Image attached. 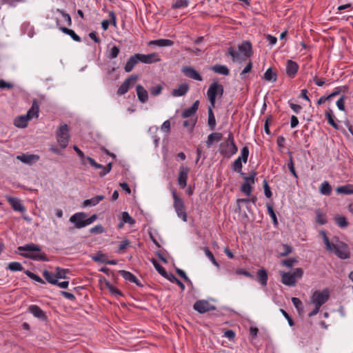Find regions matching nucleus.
Instances as JSON below:
<instances>
[{"mask_svg":"<svg viewBox=\"0 0 353 353\" xmlns=\"http://www.w3.org/2000/svg\"><path fill=\"white\" fill-rule=\"evenodd\" d=\"M329 298L330 291L328 289L314 291L310 299V303L314 305V308L308 314V316L312 317L317 314L321 307L328 301Z\"/></svg>","mask_w":353,"mask_h":353,"instance_id":"f257e3e1","label":"nucleus"},{"mask_svg":"<svg viewBox=\"0 0 353 353\" xmlns=\"http://www.w3.org/2000/svg\"><path fill=\"white\" fill-rule=\"evenodd\" d=\"M18 250L19 251L27 252L26 253H21V254L26 258L41 261H48L49 260L45 253L41 252V248L39 246L34 243L20 246L18 248Z\"/></svg>","mask_w":353,"mask_h":353,"instance_id":"f03ea898","label":"nucleus"},{"mask_svg":"<svg viewBox=\"0 0 353 353\" xmlns=\"http://www.w3.org/2000/svg\"><path fill=\"white\" fill-rule=\"evenodd\" d=\"M238 49L239 52H236L232 47H230L228 49V54L232 57L234 62L251 57L252 53V44L250 41H243L241 44L239 45Z\"/></svg>","mask_w":353,"mask_h":353,"instance_id":"7ed1b4c3","label":"nucleus"},{"mask_svg":"<svg viewBox=\"0 0 353 353\" xmlns=\"http://www.w3.org/2000/svg\"><path fill=\"white\" fill-rule=\"evenodd\" d=\"M303 274V270L301 268L294 270L293 272H281V282L288 286H294L296 283V279H300Z\"/></svg>","mask_w":353,"mask_h":353,"instance_id":"20e7f679","label":"nucleus"},{"mask_svg":"<svg viewBox=\"0 0 353 353\" xmlns=\"http://www.w3.org/2000/svg\"><path fill=\"white\" fill-rule=\"evenodd\" d=\"M223 92L224 88L223 85L218 82H213L210 84L207 92V96L212 107L215 106L216 97H221L223 94Z\"/></svg>","mask_w":353,"mask_h":353,"instance_id":"39448f33","label":"nucleus"},{"mask_svg":"<svg viewBox=\"0 0 353 353\" xmlns=\"http://www.w3.org/2000/svg\"><path fill=\"white\" fill-rule=\"evenodd\" d=\"M172 196L174 199V208L179 217H180L183 221H187V213L184 202L181 198H180L176 194V190H172Z\"/></svg>","mask_w":353,"mask_h":353,"instance_id":"423d86ee","label":"nucleus"},{"mask_svg":"<svg viewBox=\"0 0 353 353\" xmlns=\"http://www.w3.org/2000/svg\"><path fill=\"white\" fill-rule=\"evenodd\" d=\"M57 139L59 145L61 148H65L67 147L70 140L68 125L63 124L59 127L57 131Z\"/></svg>","mask_w":353,"mask_h":353,"instance_id":"0eeeda50","label":"nucleus"},{"mask_svg":"<svg viewBox=\"0 0 353 353\" xmlns=\"http://www.w3.org/2000/svg\"><path fill=\"white\" fill-rule=\"evenodd\" d=\"M330 252H333L339 258L341 259H347L350 257V252L347 245L338 240L337 243L334 244Z\"/></svg>","mask_w":353,"mask_h":353,"instance_id":"6e6552de","label":"nucleus"},{"mask_svg":"<svg viewBox=\"0 0 353 353\" xmlns=\"http://www.w3.org/2000/svg\"><path fill=\"white\" fill-rule=\"evenodd\" d=\"M256 173L252 172L250 176H246L245 173H241V176L245 179V182L241 186V191L245 194L250 196L252 191V185L254 183Z\"/></svg>","mask_w":353,"mask_h":353,"instance_id":"1a4fd4ad","label":"nucleus"},{"mask_svg":"<svg viewBox=\"0 0 353 353\" xmlns=\"http://www.w3.org/2000/svg\"><path fill=\"white\" fill-rule=\"evenodd\" d=\"M238 151V148L235 143L223 142L219 145V152L226 158H230Z\"/></svg>","mask_w":353,"mask_h":353,"instance_id":"9d476101","label":"nucleus"},{"mask_svg":"<svg viewBox=\"0 0 353 353\" xmlns=\"http://www.w3.org/2000/svg\"><path fill=\"white\" fill-rule=\"evenodd\" d=\"M138 79V76L136 74H132L130 77L127 78L120 85L117 90V94L121 96L128 92L130 88L132 87Z\"/></svg>","mask_w":353,"mask_h":353,"instance_id":"9b49d317","label":"nucleus"},{"mask_svg":"<svg viewBox=\"0 0 353 353\" xmlns=\"http://www.w3.org/2000/svg\"><path fill=\"white\" fill-rule=\"evenodd\" d=\"M193 308L201 314L214 310L216 309L215 306L211 305L206 300H199L196 301L193 305Z\"/></svg>","mask_w":353,"mask_h":353,"instance_id":"f8f14e48","label":"nucleus"},{"mask_svg":"<svg viewBox=\"0 0 353 353\" xmlns=\"http://www.w3.org/2000/svg\"><path fill=\"white\" fill-rule=\"evenodd\" d=\"M86 217L87 214L85 212H77L70 218V221L74 223L77 228H82L86 226L84 225Z\"/></svg>","mask_w":353,"mask_h":353,"instance_id":"ddd939ff","label":"nucleus"},{"mask_svg":"<svg viewBox=\"0 0 353 353\" xmlns=\"http://www.w3.org/2000/svg\"><path fill=\"white\" fill-rule=\"evenodd\" d=\"M189 171V168L186 166H181L179 168L178 183L181 189H183L187 185L188 174Z\"/></svg>","mask_w":353,"mask_h":353,"instance_id":"4468645a","label":"nucleus"},{"mask_svg":"<svg viewBox=\"0 0 353 353\" xmlns=\"http://www.w3.org/2000/svg\"><path fill=\"white\" fill-rule=\"evenodd\" d=\"M6 198L14 210L20 212H24L26 211V208L19 199L9 195H6Z\"/></svg>","mask_w":353,"mask_h":353,"instance_id":"2eb2a0df","label":"nucleus"},{"mask_svg":"<svg viewBox=\"0 0 353 353\" xmlns=\"http://www.w3.org/2000/svg\"><path fill=\"white\" fill-rule=\"evenodd\" d=\"M181 71L188 78L199 81L203 80L201 75L192 67L185 66L182 68Z\"/></svg>","mask_w":353,"mask_h":353,"instance_id":"dca6fc26","label":"nucleus"},{"mask_svg":"<svg viewBox=\"0 0 353 353\" xmlns=\"http://www.w3.org/2000/svg\"><path fill=\"white\" fill-rule=\"evenodd\" d=\"M139 61L144 63H152L161 61L160 57L156 53L148 54H138Z\"/></svg>","mask_w":353,"mask_h":353,"instance_id":"f3484780","label":"nucleus"},{"mask_svg":"<svg viewBox=\"0 0 353 353\" xmlns=\"http://www.w3.org/2000/svg\"><path fill=\"white\" fill-rule=\"evenodd\" d=\"M28 311L36 318L41 320L46 321L47 319V316L45 312L36 305H32L29 306Z\"/></svg>","mask_w":353,"mask_h":353,"instance_id":"a211bd4d","label":"nucleus"},{"mask_svg":"<svg viewBox=\"0 0 353 353\" xmlns=\"http://www.w3.org/2000/svg\"><path fill=\"white\" fill-rule=\"evenodd\" d=\"M299 70V65L296 62L288 60L286 63V74L290 78H294Z\"/></svg>","mask_w":353,"mask_h":353,"instance_id":"6ab92c4d","label":"nucleus"},{"mask_svg":"<svg viewBox=\"0 0 353 353\" xmlns=\"http://www.w3.org/2000/svg\"><path fill=\"white\" fill-rule=\"evenodd\" d=\"M119 274L122 276L126 281L135 283L138 286H142L140 281L131 272L126 270H119Z\"/></svg>","mask_w":353,"mask_h":353,"instance_id":"aec40b11","label":"nucleus"},{"mask_svg":"<svg viewBox=\"0 0 353 353\" xmlns=\"http://www.w3.org/2000/svg\"><path fill=\"white\" fill-rule=\"evenodd\" d=\"M17 159L24 163L32 164L39 160V157L36 154H22L17 157Z\"/></svg>","mask_w":353,"mask_h":353,"instance_id":"412c9836","label":"nucleus"},{"mask_svg":"<svg viewBox=\"0 0 353 353\" xmlns=\"http://www.w3.org/2000/svg\"><path fill=\"white\" fill-rule=\"evenodd\" d=\"M199 105V101L196 100L194 102L191 107L185 109L182 114L181 117L183 118H188L194 115L197 111Z\"/></svg>","mask_w":353,"mask_h":353,"instance_id":"4be33fe9","label":"nucleus"},{"mask_svg":"<svg viewBox=\"0 0 353 353\" xmlns=\"http://www.w3.org/2000/svg\"><path fill=\"white\" fill-rule=\"evenodd\" d=\"M139 62L138 54L131 56L125 65L124 70L126 72H131L134 67Z\"/></svg>","mask_w":353,"mask_h":353,"instance_id":"5701e85b","label":"nucleus"},{"mask_svg":"<svg viewBox=\"0 0 353 353\" xmlns=\"http://www.w3.org/2000/svg\"><path fill=\"white\" fill-rule=\"evenodd\" d=\"M137 94L139 100L144 103L148 99V91L140 84L136 87Z\"/></svg>","mask_w":353,"mask_h":353,"instance_id":"b1692460","label":"nucleus"},{"mask_svg":"<svg viewBox=\"0 0 353 353\" xmlns=\"http://www.w3.org/2000/svg\"><path fill=\"white\" fill-rule=\"evenodd\" d=\"M30 120V118L26 114L21 115L15 118L14 124L17 128H24L27 127L28 123Z\"/></svg>","mask_w":353,"mask_h":353,"instance_id":"393cba45","label":"nucleus"},{"mask_svg":"<svg viewBox=\"0 0 353 353\" xmlns=\"http://www.w3.org/2000/svg\"><path fill=\"white\" fill-rule=\"evenodd\" d=\"M57 26H58L59 29L63 32L64 34H66L71 37V38L77 42H80L81 41L80 37L77 35L74 30L69 29L65 27L59 26V21L57 20Z\"/></svg>","mask_w":353,"mask_h":353,"instance_id":"a878e982","label":"nucleus"},{"mask_svg":"<svg viewBox=\"0 0 353 353\" xmlns=\"http://www.w3.org/2000/svg\"><path fill=\"white\" fill-rule=\"evenodd\" d=\"M174 45V41L170 39H160L157 40L150 41L149 42V46H157L159 47H164V46H172Z\"/></svg>","mask_w":353,"mask_h":353,"instance_id":"bb28decb","label":"nucleus"},{"mask_svg":"<svg viewBox=\"0 0 353 353\" xmlns=\"http://www.w3.org/2000/svg\"><path fill=\"white\" fill-rule=\"evenodd\" d=\"M39 105L37 100H34L32 101V107L30 108V110L28 111L26 115L30 118V119H32L34 117H39Z\"/></svg>","mask_w":353,"mask_h":353,"instance_id":"cd10ccee","label":"nucleus"},{"mask_svg":"<svg viewBox=\"0 0 353 353\" xmlns=\"http://www.w3.org/2000/svg\"><path fill=\"white\" fill-rule=\"evenodd\" d=\"M223 134L221 132H212L208 137L206 141V145L209 148L213 144L214 142H218L221 140Z\"/></svg>","mask_w":353,"mask_h":353,"instance_id":"c85d7f7f","label":"nucleus"},{"mask_svg":"<svg viewBox=\"0 0 353 353\" xmlns=\"http://www.w3.org/2000/svg\"><path fill=\"white\" fill-rule=\"evenodd\" d=\"M105 199V196L103 195H97L94 196L90 199L85 200L83 203V207L87 206H94L98 204L100 201H103Z\"/></svg>","mask_w":353,"mask_h":353,"instance_id":"c756f323","label":"nucleus"},{"mask_svg":"<svg viewBox=\"0 0 353 353\" xmlns=\"http://www.w3.org/2000/svg\"><path fill=\"white\" fill-rule=\"evenodd\" d=\"M189 90V86L186 83L181 84L178 88L172 90V95L174 97H181L185 95Z\"/></svg>","mask_w":353,"mask_h":353,"instance_id":"7c9ffc66","label":"nucleus"},{"mask_svg":"<svg viewBox=\"0 0 353 353\" xmlns=\"http://www.w3.org/2000/svg\"><path fill=\"white\" fill-rule=\"evenodd\" d=\"M211 70L215 73L228 76L230 74L228 68L223 65L216 64L211 67Z\"/></svg>","mask_w":353,"mask_h":353,"instance_id":"2f4dec72","label":"nucleus"},{"mask_svg":"<svg viewBox=\"0 0 353 353\" xmlns=\"http://www.w3.org/2000/svg\"><path fill=\"white\" fill-rule=\"evenodd\" d=\"M257 276H258V281L261 283L263 286H266L268 276V273L264 269H260L257 272Z\"/></svg>","mask_w":353,"mask_h":353,"instance_id":"473e14b6","label":"nucleus"},{"mask_svg":"<svg viewBox=\"0 0 353 353\" xmlns=\"http://www.w3.org/2000/svg\"><path fill=\"white\" fill-rule=\"evenodd\" d=\"M212 105L208 108V124L210 130H213L216 125V119L212 111Z\"/></svg>","mask_w":353,"mask_h":353,"instance_id":"72a5a7b5","label":"nucleus"},{"mask_svg":"<svg viewBox=\"0 0 353 353\" xmlns=\"http://www.w3.org/2000/svg\"><path fill=\"white\" fill-rule=\"evenodd\" d=\"M319 192L323 195L329 196L332 193V186L327 181H324L319 188Z\"/></svg>","mask_w":353,"mask_h":353,"instance_id":"f704fd0d","label":"nucleus"},{"mask_svg":"<svg viewBox=\"0 0 353 353\" xmlns=\"http://www.w3.org/2000/svg\"><path fill=\"white\" fill-rule=\"evenodd\" d=\"M325 118L327 120L328 123L332 125L334 129L338 130L339 125L334 119V116L333 115L332 110L329 109L325 112Z\"/></svg>","mask_w":353,"mask_h":353,"instance_id":"c9c22d12","label":"nucleus"},{"mask_svg":"<svg viewBox=\"0 0 353 353\" xmlns=\"http://www.w3.org/2000/svg\"><path fill=\"white\" fill-rule=\"evenodd\" d=\"M103 280L105 282V285L107 287V288L109 290V291L115 296H122L123 294L121 292V291L112 285L109 281H108L105 278H103ZM100 281H102V279H100Z\"/></svg>","mask_w":353,"mask_h":353,"instance_id":"e433bc0d","label":"nucleus"},{"mask_svg":"<svg viewBox=\"0 0 353 353\" xmlns=\"http://www.w3.org/2000/svg\"><path fill=\"white\" fill-rule=\"evenodd\" d=\"M336 192L339 194H353V185H346L339 186L336 188Z\"/></svg>","mask_w":353,"mask_h":353,"instance_id":"4c0bfd02","label":"nucleus"},{"mask_svg":"<svg viewBox=\"0 0 353 353\" xmlns=\"http://www.w3.org/2000/svg\"><path fill=\"white\" fill-rule=\"evenodd\" d=\"M265 81L275 82L277 79V75L274 72L271 68H268L264 74Z\"/></svg>","mask_w":353,"mask_h":353,"instance_id":"58836bf2","label":"nucleus"},{"mask_svg":"<svg viewBox=\"0 0 353 353\" xmlns=\"http://www.w3.org/2000/svg\"><path fill=\"white\" fill-rule=\"evenodd\" d=\"M43 276L50 284L54 285L57 283V280L56 279L54 274H52L46 270H43Z\"/></svg>","mask_w":353,"mask_h":353,"instance_id":"ea45409f","label":"nucleus"},{"mask_svg":"<svg viewBox=\"0 0 353 353\" xmlns=\"http://www.w3.org/2000/svg\"><path fill=\"white\" fill-rule=\"evenodd\" d=\"M152 263L153 264V265L154 266L155 269L157 270V271L161 275L163 276L164 278H165L167 276H168V272L165 271V270L158 263V261L154 259H152Z\"/></svg>","mask_w":353,"mask_h":353,"instance_id":"a19ab883","label":"nucleus"},{"mask_svg":"<svg viewBox=\"0 0 353 353\" xmlns=\"http://www.w3.org/2000/svg\"><path fill=\"white\" fill-rule=\"evenodd\" d=\"M69 272V270L63 269L59 267L56 268L54 276L56 279L58 281L59 279H65L66 274Z\"/></svg>","mask_w":353,"mask_h":353,"instance_id":"79ce46f5","label":"nucleus"},{"mask_svg":"<svg viewBox=\"0 0 353 353\" xmlns=\"http://www.w3.org/2000/svg\"><path fill=\"white\" fill-rule=\"evenodd\" d=\"M242 161L240 159H236L231 165V168L233 171L240 173L241 174L242 172Z\"/></svg>","mask_w":353,"mask_h":353,"instance_id":"37998d69","label":"nucleus"},{"mask_svg":"<svg viewBox=\"0 0 353 353\" xmlns=\"http://www.w3.org/2000/svg\"><path fill=\"white\" fill-rule=\"evenodd\" d=\"M165 279H167L172 283H176L182 290H185L184 284L181 281H179L173 274H168V276L165 277Z\"/></svg>","mask_w":353,"mask_h":353,"instance_id":"c03bdc74","label":"nucleus"},{"mask_svg":"<svg viewBox=\"0 0 353 353\" xmlns=\"http://www.w3.org/2000/svg\"><path fill=\"white\" fill-rule=\"evenodd\" d=\"M316 222L320 225H324L327 223L326 215L321 212L320 210H316Z\"/></svg>","mask_w":353,"mask_h":353,"instance_id":"a18cd8bd","label":"nucleus"},{"mask_svg":"<svg viewBox=\"0 0 353 353\" xmlns=\"http://www.w3.org/2000/svg\"><path fill=\"white\" fill-rule=\"evenodd\" d=\"M203 250L204 251L205 255L208 257V259L210 260V261L216 267H219V264L218 263V262L216 261V260L215 259L213 254L212 253V252L209 250V248L208 247H204L203 248Z\"/></svg>","mask_w":353,"mask_h":353,"instance_id":"49530a36","label":"nucleus"},{"mask_svg":"<svg viewBox=\"0 0 353 353\" xmlns=\"http://www.w3.org/2000/svg\"><path fill=\"white\" fill-rule=\"evenodd\" d=\"M336 223L341 228H345L348 225V222L346 220V218L343 216L338 215L335 217Z\"/></svg>","mask_w":353,"mask_h":353,"instance_id":"de8ad7c7","label":"nucleus"},{"mask_svg":"<svg viewBox=\"0 0 353 353\" xmlns=\"http://www.w3.org/2000/svg\"><path fill=\"white\" fill-rule=\"evenodd\" d=\"M321 234L322 235V237H323V242L326 246V249L329 251H330L332 248V247L334 245L335 243H331L328 239V237L327 236V234L325 233V232L324 231H321Z\"/></svg>","mask_w":353,"mask_h":353,"instance_id":"09e8293b","label":"nucleus"},{"mask_svg":"<svg viewBox=\"0 0 353 353\" xmlns=\"http://www.w3.org/2000/svg\"><path fill=\"white\" fill-rule=\"evenodd\" d=\"M249 156V149L248 146H244L241 149V157H239L238 159H240L241 161H242L244 163H245L248 161V158Z\"/></svg>","mask_w":353,"mask_h":353,"instance_id":"8fccbe9b","label":"nucleus"},{"mask_svg":"<svg viewBox=\"0 0 353 353\" xmlns=\"http://www.w3.org/2000/svg\"><path fill=\"white\" fill-rule=\"evenodd\" d=\"M288 154L290 155V159H289V162L288 163V167L290 172L292 174V175L295 178H298V176L296 174V170H295V168H294V162H293V159H292V152H288Z\"/></svg>","mask_w":353,"mask_h":353,"instance_id":"3c124183","label":"nucleus"},{"mask_svg":"<svg viewBox=\"0 0 353 353\" xmlns=\"http://www.w3.org/2000/svg\"><path fill=\"white\" fill-rule=\"evenodd\" d=\"M107 256L105 254H103L100 252H97L94 256L92 257V260L96 262H100V263H105V261L107 259Z\"/></svg>","mask_w":353,"mask_h":353,"instance_id":"603ef678","label":"nucleus"},{"mask_svg":"<svg viewBox=\"0 0 353 353\" xmlns=\"http://www.w3.org/2000/svg\"><path fill=\"white\" fill-rule=\"evenodd\" d=\"M188 0H176V2L172 5V8L178 9L185 8L188 6Z\"/></svg>","mask_w":353,"mask_h":353,"instance_id":"864d4df0","label":"nucleus"},{"mask_svg":"<svg viewBox=\"0 0 353 353\" xmlns=\"http://www.w3.org/2000/svg\"><path fill=\"white\" fill-rule=\"evenodd\" d=\"M267 210H268V212L269 215L270 216V217L272 219V221H273L274 225H276L278 223L277 218H276V214L273 210L272 206L270 204H267Z\"/></svg>","mask_w":353,"mask_h":353,"instance_id":"5fc2aeb1","label":"nucleus"},{"mask_svg":"<svg viewBox=\"0 0 353 353\" xmlns=\"http://www.w3.org/2000/svg\"><path fill=\"white\" fill-rule=\"evenodd\" d=\"M122 221L125 223H129L130 225H133L135 223V221L130 216L129 213L127 212H123L122 213Z\"/></svg>","mask_w":353,"mask_h":353,"instance_id":"6e6d98bb","label":"nucleus"},{"mask_svg":"<svg viewBox=\"0 0 353 353\" xmlns=\"http://www.w3.org/2000/svg\"><path fill=\"white\" fill-rule=\"evenodd\" d=\"M25 274L30 279H33L34 281L39 282L40 283H44V281L38 275L34 274L33 272H30V270L25 271Z\"/></svg>","mask_w":353,"mask_h":353,"instance_id":"4d7b16f0","label":"nucleus"},{"mask_svg":"<svg viewBox=\"0 0 353 353\" xmlns=\"http://www.w3.org/2000/svg\"><path fill=\"white\" fill-rule=\"evenodd\" d=\"M197 121V119H190V120H186L183 121V125L185 128H190V130L192 131L195 126Z\"/></svg>","mask_w":353,"mask_h":353,"instance_id":"13d9d810","label":"nucleus"},{"mask_svg":"<svg viewBox=\"0 0 353 353\" xmlns=\"http://www.w3.org/2000/svg\"><path fill=\"white\" fill-rule=\"evenodd\" d=\"M8 269L11 271H21L23 268L19 262H11L8 265Z\"/></svg>","mask_w":353,"mask_h":353,"instance_id":"bf43d9fd","label":"nucleus"},{"mask_svg":"<svg viewBox=\"0 0 353 353\" xmlns=\"http://www.w3.org/2000/svg\"><path fill=\"white\" fill-rule=\"evenodd\" d=\"M57 12L60 13L63 16L68 26H70L72 25V19L69 14L66 13L61 9H57Z\"/></svg>","mask_w":353,"mask_h":353,"instance_id":"052dcab7","label":"nucleus"},{"mask_svg":"<svg viewBox=\"0 0 353 353\" xmlns=\"http://www.w3.org/2000/svg\"><path fill=\"white\" fill-rule=\"evenodd\" d=\"M292 302L299 312L303 310V303L299 298L292 297Z\"/></svg>","mask_w":353,"mask_h":353,"instance_id":"680f3d73","label":"nucleus"},{"mask_svg":"<svg viewBox=\"0 0 353 353\" xmlns=\"http://www.w3.org/2000/svg\"><path fill=\"white\" fill-rule=\"evenodd\" d=\"M91 234H102L105 232L104 228L101 225H97L90 230Z\"/></svg>","mask_w":353,"mask_h":353,"instance_id":"e2e57ef3","label":"nucleus"},{"mask_svg":"<svg viewBox=\"0 0 353 353\" xmlns=\"http://www.w3.org/2000/svg\"><path fill=\"white\" fill-rule=\"evenodd\" d=\"M264 193L266 197L270 198L272 195V192L270 190V188L268 185V183L266 180H264L263 182Z\"/></svg>","mask_w":353,"mask_h":353,"instance_id":"0e129e2a","label":"nucleus"},{"mask_svg":"<svg viewBox=\"0 0 353 353\" xmlns=\"http://www.w3.org/2000/svg\"><path fill=\"white\" fill-rule=\"evenodd\" d=\"M345 97L342 95L336 101V105L338 108L341 111L345 110Z\"/></svg>","mask_w":353,"mask_h":353,"instance_id":"69168bd1","label":"nucleus"},{"mask_svg":"<svg viewBox=\"0 0 353 353\" xmlns=\"http://www.w3.org/2000/svg\"><path fill=\"white\" fill-rule=\"evenodd\" d=\"M112 168V163H109L106 166H103V170L99 172L100 176H104L105 174L109 173Z\"/></svg>","mask_w":353,"mask_h":353,"instance_id":"338daca9","label":"nucleus"},{"mask_svg":"<svg viewBox=\"0 0 353 353\" xmlns=\"http://www.w3.org/2000/svg\"><path fill=\"white\" fill-rule=\"evenodd\" d=\"M162 86L161 85H157L150 88V91L152 95L157 96L161 92Z\"/></svg>","mask_w":353,"mask_h":353,"instance_id":"774afa93","label":"nucleus"}]
</instances>
